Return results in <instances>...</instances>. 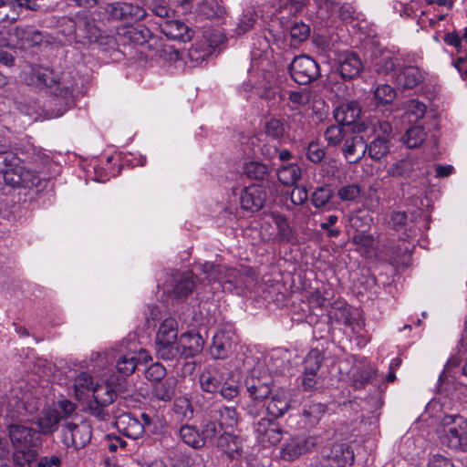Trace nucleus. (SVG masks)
Here are the masks:
<instances>
[{"instance_id":"21","label":"nucleus","mask_w":467,"mask_h":467,"mask_svg":"<svg viewBox=\"0 0 467 467\" xmlns=\"http://www.w3.org/2000/svg\"><path fill=\"white\" fill-rule=\"evenodd\" d=\"M14 46L19 48H29L40 45L44 40V35L41 31L31 26H16L11 33Z\"/></svg>"},{"instance_id":"60","label":"nucleus","mask_w":467,"mask_h":467,"mask_svg":"<svg viewBox=\"0 0 467 467\" xmlns=\"http://www.w3.org/2000/svg\"><path fill=\"white\" fill-rule=\"evenodd\" d=\"M108 407L109 406H102L100 403L90 400L88 405V410L89 414L99 420L109 421L111 418V411Z\"/></svg>"},{"instance_id":"32","label":"nucleus","mask_w":467,"mask_h":467,"mask_svg":"<svg viewBox=\"0 0 467 467\" xmlns=\"http://www.w3.org/2000/svg\"><path fill=\"white\" fill-rule=\"evenodd\" d=\"M176 389L177 379L173 377H168L152 384L151 395L157 400L170 402L176 396Z\"/></svg>"},{"instance_id":"56","label":"nucleus","mask_w":467,"mask_h":467,"mask_svg":"<svg viewBox=\"0 0 467 467\" xmlns=\"http://www.w3.org/2000/svg\"><path fill=\"white\" fill-rule=\"evenodd\" d=\"M265 131L268 137L280 140L285 134V125L282 119L271 118L265 122Z\"/></svg>"},{"instance_id":"20","label":"nucleus","mask_w":467,"mask_h":467,"mask_svg":"<svg viewBox=\"0 0 467 467\" xmlns=\"http://www.w3.org/2000/svg\"><path fill=\"white\" fill-rule=\"evenodd\" d=\"M399 58L388 49H379L373 52L370 57L372 71L379 76H388L396 68Z\"/></svg>"},{"instance_id":"27","label":"nucleus","mask_w":467,"mask_h":467,"mask_svg":"<svg viewBox=\"0 0 467 467\" xmlns=\"http://www.w3.org/2000/svg\"><path fill=\"white\" fill-rule=\"evenodd\" d=\"M122 389L121 383H115L113 379L97 383L93 389V401L109 406L117 399L118 392Z\"/></svg>"},{"instance_id":"38","label":"nucleus","mask_w":467,"mask_h":467,"mask_svg":"<svg viewBox=\"0 0 467 467\" xmlns=\"http://www.w3.org/2000/svg\"><path fill=\"white\" fill-rule=\"evenodd\" d=\"M278 181L285 186H293L301 179L302 170L296 163L281 166L276 172Z\"/></svg>"},{"instance_id":"52","label":"nucleus","mask_w":467,"mask_h":467,"mask_svg":"<svg viewBox=\"0 0 467 467\" xmlns=\"http://www.w3.org/2000/svg\"><path fill=\"white\" fill-rule=\"evenodd\" d=\"M334 195L333 190L328 185H323L316 188L311 195L312 204L316 208L326 207Z\"/></svg>"},{"instance_id":"48","label":"nucleus","mask_w":467,"mask_h":467,"mask_svg":"<svg viewBox=\"0 0 467 467\" xmlns=\"http://www.w3.org/2000/svg\"><path fill=\"white\" fill-rule=\"evenodd\" d=\"M396 98L395 89L389 84L379 85L373 93V99L376 106L389 105Z\"/></svg>"},{"instance_id":"42","label":"nucleus","mask_w":467,"mask_h":467,"mask_svg":"<svg viewBox=\"0 0 467 467\" xmlns=\"http://www.w3.org/2000/svg\"><path fill=\"white\" fill-rule=\"evenodd\" d=\"M173 413L181 422H188L193 418L194 410L187 398L180 397L174 400Z\"/></svg>"},{"instance_id":"24","label":"nucleus","mask_w":467,"mask_h":467,"mask_svg":"<svg viewBox=\"0 0 467 467\" xmlns=\"http://www.w3.org/2000/svg\"><path fill=\"white\" fill-rule=\"evenodd\" d=\"M367 150V142L359 133L345 139L342 151L349 163L358 162L365 156Z\"/></svg>"},{"instance_id":"63","label":"nucleus","mask_w":467,"mask_h":467,"mask_svg":"<svg viewBox=\"0 0 467 467\" xmlns=\"http://www.w3.org/2000/svg\"><path fill=\"white\" fill-rule=\"evenodd\" d=\"M125 36L130 42L136 45H143L147 42L148 37L150 36V30L146 27H131L126 31Z\"/></svg>"},{"instance_id":"33","label":"nucleus","mask_w":467,"mask_h":467,"mask_svg":"<svg viewBox=\"0 0 467 467\" xmlns=\"http://www.w3.org/2000/svg\"><path fill=\"white\" fill-rule=\"evenodd\" d=\"M61 422V415L53 408H47L41 411L37 419V426L44 435H50L57 431Z\"/></svg>"},{"instance_id":"7","label":"nucleus","mask_w":467,"mask_h":467,"mask_svg":"<svg viewBox=\"0 0 467 467\" xmlns=\"http://www.w3.org/2000/svg\"><path fill=\"white\" fill-rule=\"evenodd\" d=\"M288 71L292 79L299 85H308L321 75L317 62L307 55L295 57Z\"/></svg>"},{"instance_id":"44","label":"nucleus","mask_w":467,"mask_h":467,"mask_svg":"<svg viewBox=\"0 0 467 467\" xmlns=\"http://www.w3.org/2000/svg\"><path fill=\"white\" fill-rule=\"evenodd\" d=\"M426 132L420 125H415L408 129L402 137L403 143L410 149L420 147L426 140Z\"/></svg>"},{"instance_id":"37","label":"nucleus","mask_w":467,"mask_h":467,"mask_svg":"<svg viewBox=\"0 0 467 467\" xmlns=\"http://www.w3.org/2000/svg\"><path fill=\"white\" fill-rule=\"evenodd\" d=\"M254 89L258 97L267 100L268 102L275 101L276 97H279L281 99H283L280 88L274 80L266 78H264V79L259 81L254 87Z\"/></svg>"},{"instance_id":"51","label":"nucleus","mask_w":467,"mask_h":467,"mask_svg":"<svg viewBox=\"0 0 467 467\" xmlns=\"http://www.w3.org/2000/svg\"><path fill=\"white\" fill-rule=\"evenodd\" d=\"M13 461L18 467H31L36 458V450L33 448H15Z\"/></svg>"},{"instance_id":"43","label":"nucleus","mask_w":467,"mask_h":467,"mask_svg":"<svg viewBox=\"0 0 467 467\" xmlns=\"http://www.w3.org/2000/svg\"><path fill=\"white\" fill-rule=\"evenodd\" d=\"M415 171V162L411 159H402L394 162L388 173L396 178H410Z\"/></svg>"},{"instance_id":"26","label":"nucleus","mask_w":467,"mask_h":467,"mask_svg":"<svg viewBox=\"0 0 467 467\" xmlns=\"http://www.w3.org/2000/svg\"><path fill=\"white\" fill-rule=\"evenodd\" d=\"M115 425L119 432L133 440L140 438L145 431L143 424L130 413L116 417Z\"/></svg>"},{"instance_id":"58","label":"nucleus","mask_w":467,"mask_h":467,"mask_svg":"<svg viewBox=\"0 0 467 467\" xmlns=\"http://www.w3.org/2000/svg\"><path fill=\"white\" fill-rule=\"evenodd\" d=\"M200 12L207 18H218L223 16L224 8L217 1L210 0L202 3Z\"/></svg>"},{"instance_id":"11","label":"nucleus","mask_w":467,"mask_h":467,"mask_svg":"<svg viewBox=\"0 0 467 467\" xmlns=\"http://www.w3.org/2000/svg\"><path fill=\"white\" fill-rule=\"evenodd\" d=\"M71 23L75 39L79 43L84 45L92 43L104 45L109 44L112 40L107 36H102L95 22L88 19L86 16H78Z\"/></svg>"},{"instance_id":"19","label":"nucleus","mask_w":467,"mask_h":467,"mask_svg":"<svg viewBox=\"0 0 467 467\" xmlns=\"http://www.w3.org/2000/svg\"><path fill=\"white\" fill-rule=\"evenodd\" d=\"M273 379L269 375L256 376L254 371L248 376L244 384L249 396L254 400H263L270 396L273 391L272 389Z\"/></svg>"},{"instance_id":"15","label":"nucleus","mask_w":467,"mask_h":467,"mask_svg":"<svg viewBox=\"0 0 467 467\" xmlns=\"http://www.w3.org/2000/svg\"><path fill=\"white\" fill-rule=\"evenodd\" d=\"M268 198V189L260 185H251L241 191L239 199L244 210L255 213L265 207Z\"/></svg>"},{"instance_id":"8","label":"nucleus","mask_w":467,"mask_h":467,"mask_svg":"<svg viewBox=\"0 0 467 467\" xmlns=\"http://www.w3.org/2000/svg\"><path fill=\"white\" fill-rule=\"evenodd\" d=\"M33 413L27 415L26 418H19L12 422L7 423L8 435L10 441L15 448H33L36 449L39 442L38 432L26 424L20 423L27 421L28 417Z\"/></svg>"},{"instance_id":"35","label":"nucleus","mask_w":467,"mask_h":467,"mask_svg":"<svg viewBox=\"0 0 467 467\" xmlns=\"http://www.w3.org/2000/svg\"><path fill=\"white\" fill-rule=\"evenodd\" d=\"M154 349L156 356L166 361H171L180 356L178 340H155Z\"/></svg>"},{"instance_id":"28","label":"nucleus","mask_w":467,"mask_h":467,"mask_svg":"<svg viewBox=\"0 0 467 467\" xmlns=\"http://www.w3.org/2000/svg\"><path fill=\"white\" fill-rule=\"evenodd\" d=\"M268 398L269 400L266 402L265 409L267 414L272 416L274 419L284 416L290 409V399L285 390H273Z\"/></svg>"},{"instance_id":"22","label":"nucleus","mask_w":467,"mask_h":467,"mask_svg":"<svg viewBox=\"0 0 467 467\" xmlns=\"http://www.w3.org/2000/svg\"><path fill=\"white\" fill-rule=\"evenodd\" d=\"M270 218L276 228V234L273 238L274 242L278 244H295L297 234L290 225L287 217L277 212L270 213Z\"/></svg>"},{"instance_id":"61","label":"nucleus","mask_w":467,"mask_h":467,"mask_svg":"<svg viewBox=\"0 0 467 467\" xmlns=\"http://www.w3.org/2000/svg\"><path fill=\"white\" fill-rule=\"evenodd\" d=\"M166 374L165 367L160 362L151 364L145 371L146 379L151 381L152 384L165 379Z\"/></svg>"},{"instance_id":"16","label":"nucleus","mask_w":467,"mask_h":467,"mask_svg":"<svg viewBox=\"0 0 467 467\" xmlns=\"http://www.w3.org/2000/svg\"><path fill=\"white\" fill-rule=\"evenodd\" d=\"M105 11L110 18L117 20L138 21L145 16L143 8L126 2L108 3Z\"/></svg>"},{"instance_id":"64","label":"nucleus","mask_w":467,"mask_h":467,"mask_svg":"<svg viewBox=\"0 0 467 467\" xmlns=\"http://www.w3.org/2000/svg\"><path fill=\"white\" fill-rule=\"evenodd\" d=\"M306 156L313 163H319L324 160L326 151L319 142L311 141L306 147Z\"/></svg>"},{"instance_id":"3","label":"nucleus","mask_w":467,"mask_h":467,"mask_svg":"<svg viewBox=\"0 0 467 467\" xmlns=\"http://www.w3.org/2000/svg\"><path fill=\"white\" fill-rule=\"evenodd\" d=\"M0 172L5 183L13 189L37 188L43 181L32 162L14 151L0 152Z\"/></svg>"},{"instance_id":"13","label":"nucleus","mask_w":467,"mask_h":467,"mask_svg":"<svg viewBox=\"0 0 467 467\" xmlns=\"http://www.w3.org/2000/svg\"><path fill=\"white\" fill-rule=\"evenodd\" d=\"M193 288H198V285L192 272H176L171 275L165 282L166 292L176 299H186Z\"/></svg>"},{"instance_id":"25","label":"nucleus","mask_w":467,"mask_h":467,"mask_svg":"<svg viewBox=\"0 0 467 467\" xmlns=\"http://www.w3.org/2000/svg\"><path fill=\"white\" fill-rule=\"evenodd\" d=\"M161 31L171 40L187 42L190 41L194 34L184 22L180 20H166L161 25Z\"/></svg>"},{"instance_id":"14","label":"nucleus","mask_w":467,"mask_h":467,"mask_svg":"<svg viewBox=\"0 0 467 467\" xmlns=\"http://www.w3.org/2000/svg\"><path fill=\"white\" fill-rule=\"evenodd\" d=\"M254 431L257 441L264 446L277 444L282 440L284 432L275 419L266 417H262L254 422Z\"/></svg>"},{"instance_id":"54","label":"nucleus","mask_w":467,"mask_h":467,"mask_svg":"<svg viewBox=\"0 0 467 467\" xmlns=\"http://www.w3.org/2000/svg\"><path fill=\"white\" fill-rule=\"evenodd\" d=\"M217 420H213L209 417L208 420H204L201 425V436L202 441H204V445L207 442H213L217 437V434L220 432L221 429L219 424H217Z\"/></svg>"},{"instance_id":"39","label":"nucleus","mask_w":467,"mask_h":467,"mask_svg":"<svg viewBox=\"0 0 467 467\" xmlns=\"http://www.w3.org/2000/svg\"><path fill=\"white\" fill-rule=\"evenodd\" d=\"M389 142V140L384 139L383 137H374L370 142H367L368 156L375 161H381L383 158L387 157L390 151Z\"/></svg>"},{"instance_id":"36","label":"nucleus","mask_w":467,"mask_h":467,"mask_svg":"<svg viewBox=\"0 0 467 467\" xmlns=\"http://www.w3.org/2000/svg\"><path fill=\"white\" fill-rule=\"evenodd\" d=\"M242 171L244 175L254 181H265L270 176L268 166L260 161H245Z\"/></svg>"},{"instance_id":"57","label":"nucleus","mask_w":467,"mask_h":467,"mask_svg":"<svg viewBox=\"0 0 467 467\" xmlns=\"http://www.w3.org/2000/svg\"><path fill=\"white\" fill-rule=\"evenodd\" d=\"M361 194V188L357 183L346 184L338 188L337 197L342 202H355Z\"/></svg>"},{"instance_id":"50","label":"nucleus","mask_w":467,"mask_h":467,"mask_svg":"<svg viewBox=\"0 0 467 467\" xmlns=\"http://www.w3.org/2000/svg\"><path fill=\"white\" fill-rule=\"evenodd\" d=\"M138 366V358L134 353H127L119 358L116 368L122 377L131 375Z\"/></svg>"},{"instance_id":"41","label":"nucleus","mask_w":467,"mask_h":467,"mask_svg":"<svg viewBox=\"0 0 467 467\" xmlns=\"http://www.w3.org/2000/svg\"><path fill=\"white\" fill-rule=\"evenodd\" d=\"M179 434L184 443L194 449H200L204 446L201 431L193 425L183 424L180 428Z\"/></svg>"},{"instance_id":"2","label":"nucleus","mask_w":467,"mask_h":467,"mask_svg":"<svg viewBox=\"0 0 467 467\" xmlns=\"http://www.w3.org/2000/svg\"><path fill=\"white\" fill-rule=\"evenodd\" d=\"M203 277H200V283L212 285V292L222 288L224 292L243 295L254 283V273L248 267L225 268L213 263L205 262L200 266Z\"/></svg>"},{"instance_id":"62","label":"nucleus","mask_w":467,"mask_h":467,"mask_svg":"<svg viewBox=\"0 0 467 467\" xmlns=\"http://www.w3.org/2000/svg\"><path fill=\"white\" fill-rule=\"evenodd\" d=\"M53 409L57 410V414L61 415V421L64 423L68 421L67 418L76 411L77 406L72 401L64 399L58 400Z\"/></svg>"},{"instance_id":"47","label":"nucleus","mask_w":467,"mask_h":467,"mask_svg":"<svg viewBox=\"0 0 467 467\" xmlns=\"http://www.w3.org/2000/svg\"><path fill=\"white\" fill-rule=\"evenodd\" d=\"M377 370L370 365L362 367L353 375V384L356 389H364L368 384L374 383Z\"/></svg>"},{"instance_id":"40","label":"nucleus","mask_w":467,"mask_h":467,"mask_svg":"<svg viewBox=\"0 0 467 467\" xmlns=\"http://www.w3.org/2000/svg\"><path fill=\"white\" fill-rule=\"evenodd\" d=\"M352 242L357 246V250L366 256H371L375 253L378 245V241L373 235L366 234L361 232L354 234Z\"/></svg>"},{"instance_id":"12","label":"nucleus","mask_w":467,"mask_h":467,"mask_svg":"<svg viewBox=\"0 0 467 467\" xmlns=\"http://www.w3.org/2000/svg\"><path fill=\"white\" fill-rule=\"evenodd\" d=\"M321 467H346L354 461V453L346 443H329L321 449Z\"/></svg>"},{"instance_id":"55","label":"nucleus","mask_w":467,"mask_h":467,"mask_svg":"<svg viewBox=\"0 0 467 467\" xmlns=\"http://www.w3.org/2000/svg\"><path fill=\"white\" fill-rule=\"evenodd\" d=\"M310 35V26L303 22L295 23L290 28L291 45L296 46L306 41Z\"/></svg>"},{"instance_id":"5","label":"nucleus","mask_w":467,"mask_h":467,"mask_svg":"<svg viewBox=\"0 0 467 467\" xmlns=\"http://www.w3.org/2000/svg\"><path fill=\"white\" fill-rule=\"evenodd\" d=\"M444 429L440 436L443 445L467 451V421L459 415L446 416L443 419Z\"/></svg>"},{"instance_id":"34","label":"nucleus","mask_w":467,"mask_h":467,"mask_svg":"<svg viewBox=\"0 0 467 467\" xmlns=\"http://www.w3.org/2000/svg\"><path fill=\"white\" fill-rule=\"evenodd\" d=\"M217 446L231 458L240 455L243 447L241 438L228 431L218 437Z\"/></svg>"},{"instance_id":"1","label":"nucleus","mask_w":467,"mask_h":467,"mask_svg":"<svg viewBox=\"0 0 467 467\" xmlns=\"http://www.w3.org/2000/svg\"><path fill=\"white\" fill-rule=\"evenodd\" d=\"M30 85L40 88H48L54 95V106L51 117L62 116L74 104L77 79L70 72L56 73L53 69L42 66H31L26 73Z\"/></svg>"},{"instance_id":"46","label":"nucleus","mask_w":467,"mask_h":467,"mask_svg":"<svg viewBox=\"0 0 467 467\" xmlns=\"http://www.w3.org/2000/svg\"><path fill=\"white\" fill-rule=\"evenodd\" d=\"M95 386L93 377L88 372L82 371L74 379L73 387L78 399H81L88 391L93 392Z\"/></svg>"},{"instance_id":"59","label":"nucleus","mask_w":467,"mask_h":467,"mask_svg":"<svg viewBox=\"0 0 467 467\" xmlns=\"http://www.w3.org/2000/svg\"><path fill=\"white\" fill-rule=\"evenodd\" d=\"M343 125H331L327 128L324 137L328 146H336L339 144L345 137Z\"/></svg>"},{"instance_id":"29","label":"nucleus","mask_w":467,"mask_h":467,"mask_svg":"<svg viewBox=\"0 0 467 467\" xmlns=\"http://www.w3.org/2000/svg\"><path fill=\"white\" fill-rule=\"evenodd\" d=\"M423 72L415 66H406L400 69L395 78L396 85L402 89H412L423 82Z\"/></svg>"},{"instance_id":"31","label":"nucleus","mask_w":467,"mask_h":467,"mask_svg":"<svg viewBox=\"0 0 467 467\" xmlns=\"http://www.w3.org/2000/svg\"><path fill=\"white\" fill-rule=\"evenodd\" d=\"M209 417L217 420L220 429L231 428L237 426L239 421V413L235 407L221 406L213 408L209 412Z\"/></svg>"},{"instance_id":"9","label":"nucleus","mask_w":467,"mask_h":467,"mask_svg":"<svg viewBox=\"0 0 467 467\" xmlns=\"http://www.w3.org/2000/svg\"><path fill=\"white\" fill-rule=\"evenodd\" d=\"M324 438L320 435L296 436L288 439L282 447L280 456L283 460L292 462L301 455L321 445Z\"/></svg>"},{"instance_id":"10","label":"nucleus","mask_w":467,"mask_h":467,"mask_svg":"<svg viewBox=\"0 0 467 467\" xmlns=\"http://www.w3.org/2000/svg\"><path fill=\"white\" fill-rule=\"evenodd\" d=\"M362 109L356 100H346L337 105L333 110L336 121L344 126H353V131L362 133L366 131L367 125L360 122Z\"/></svg>"},{"instance_id":"53","label":"nucleus","mask_w":467,"mask_h":467,"mask_svg":"<svg viewBox=\"0 0 467 467\" xmlns=\"http://www.w3.org/2000/svg\"><path fill=\"white\" fill-rule=\"evenodd\" d=\"M327 411V406L322 403H312L305 406L302 415L307 420L311 425L317 424Z\"/></svg>"},{"instance_id":"17","label":"nucleus","mask_w":467,"mask_h":467,"mask_svg":"<svg viewBox=\"0 0 467 467\" xmlns=\"http://www.w3.org/2000/svg\"><path fill=\"white\" fill-rule=\"evenodd\" d=\"M235 347V335L230 330H218L213 337L210 353L213 358L224 359L228 358Z\"/></svg>"},{"instance_id":"18","label":"nucleus","mask_w":467,"mask_h":467,"mask_svg":"<svg viewBox=\"0 0 467 467\" xmlns=\"http://www.w3.org/2000/svg\"><path fill=\"white\" fill-rule=\"evenodd\" d=\"M337 69L342 79L352 80L360 76L364 65L357 53L345 52L338 56Z\"/></svg>"},{"instance_id":"6","label":"nucleus","mask_w":467,"mask_h":467,"mask_svg":"<svg viewBox=\"0 0 467 467\" xmlns=\"http://www.w3.org/2000/svg\"><path fill=\"white\" fill-rule=\"evenodd\" d=\"M62 442L76 451L85 448L92 438V426L88 420L62 423Z\"/></svg>"},{"instance_id":"30","label":"nucleus","mask_w":467,"mask_h":467,"mask_svg":"<svg viewBox=\"0 0 467 467\" xmlns=\"http://www.w3.org/2000/svg\"><path fill=\"white\" fill-rule=\"evenodd\" d=\"M223 381V376L219 368L213 366L205 368L199 377L201 389L207 393H215Z\"/></svg>"},{"instance_id":"4","label":"nucleus","mask_w":467,"mask_h":467,"mask_svg":"<svg viewBox=\"0 0 467 467\" xmlns=\"http://www.w3.org/2000/svg\"><path fill=\"white\" fill-rule=\"evenodd\" d=\"M36 408L33 404H27L24 400V394L20 388L12 387L8 392L0 395V417L14 420L26 418L34 413Z\"/></svg>"},{"instance_id":"49","label":"nucleus","mask_w":467,"mask_h":467,"mask_svg":"<svg viewBox=\"0 0 467 467\" xmlns=\"http://www.w3.org/2000/svg\"><path fill=\"white\" fill-rule=\"evenodd\" d=\"M324 361L323 354L317 348L311 349L304 359V371L307 374H317Z\"/></svg>"},{"instance_id":"45","label":"nucleus","mask_w":467,"mask_h":467,"mask_svg":"<svg viewBox=\"0 0 467 467\" xmlns=\"http://www.w3.org/2000/svg\"><path fill=\"white\" fill-rule=\"evenodd\" d=\"M178 340V323L173 317L165 318L159 327L155 340Z\"/></svg>"},{"instance_id":"23","label":"nucleus","mask_w":467,"mask_h":467,"mask_svg":"<svg viewBox=\"0 0 467 467\" xmlns=\"http://www.w3.org/2000/svg\"><path fill=\"white\" fill-rule=\"evenodd\" d=\"M180 357L189 358L195 357L202 352L204 340L199 333L186 332L180 336L178 339Z\"/></svg>"}]
</instances>
